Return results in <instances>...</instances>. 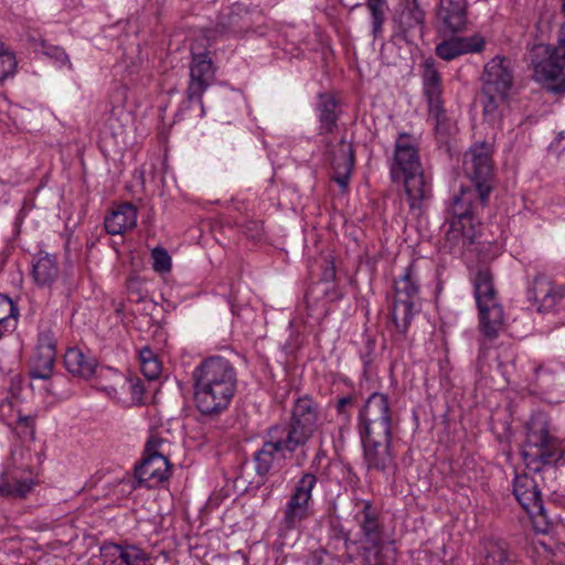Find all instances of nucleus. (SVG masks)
<instances>
[{
    "label": "nucleus",
    "mask_w": 565,
    "mask_h": 565,
    "mask_svg": "<svg viewBox=\"0 0 565 565\" xmlns=\"http://www.w3.org/2000/svg\"><path fill=\"white\" fill-rule=\"evenodd\" d=\"M492 146L487 142L475 143L463 157V172L473 188L461 186L452 199L451 220L446 232V244L454 253H461L477 238L480 223L476 214L488 203L492 191Z\"/></svg>",
    "instance_id": "f257e3e1"
},
{
    "label": "nucleus",
    "mask_w": 565,
    "mask_h": 565,
    "mask_svg": "<svg viewBox=\"0 0 565 565\" xmlns=\"http://www.w3.org/2000/svg\"><path fill=\"white\" fill-rule=\"evenodd\" d=\"M317 428V412L311 399L299 398L288 426L270 427L260 449L255 452V470L265 476L280 469L295 450L309 440Z\"/></svg>",
    "instance_id": "f03ea898"
},
{
    "label": "nucleus",
    "mask_w": 565,
    "mask_h": 565,
    "mask_svg": "<svg viewBox=\"0 0 565 565\" xmlns=\"http://www.w3.org/2000/svg\"><path fill=\"white\" fill-rule=\"evenodd\" d=\"M359 434L367 470L390 473L395 468L392 444V411L387 395L373 393L359 413Z\"/></svg>",
    "instance_id": "7ed1b4c3"
},
{
    "label": "nucleus",
    "mask_w": 565,
    "mask_h": 565,
    "mask_svg": "<svg viewBox=\"0 0 565 565\" xmlns=\"http://www.w3.org/2000/svg\"><path fill=\"white\" fill-rule=\"evenodd\" d=\"M194 401L205 415L226 409L236 392L237 374L230 361L211 356L194 369Z\"/></svg>",
    "instance_id": "20e7f679"
},
{
    "label": "nucleus",
    "mask_w": 565,
    "mask_h": 565,
    "mask_svg": "<svg viewBox=\"0 0 565 565\" xmlns=\"http://www.w3.org/2000/svg\"><path fill=\"white\" fill-rule=\"evenodd\" d=\"M521 454L526 468L534 472H540L545 465L557 463L563 457V441L551 434L544 416L530 419Z\"/></svg>",
    "instance_id": "39448f33"
},
{
    "label": "nucleus",
    "mask_w": 565,
    "mask_h": 565,
    "mask_svg": "<svg viewBox=\"0 0 565 565\" xmlns=\"http://www.w3.org/2000/svg\"><path fill=\"white\" fill-rule=\"evenodd\" d=\"M473 289L480 330L486 338L493 340L499 335L504 318L493 287L492 274L488 268H481L476 273Z\"/></svg>",
    "instance_id": "423d86ee"
},
{
    "label": "nucleus",
    "mask_w": 565,
    "mask_h": 565,
    "mask_svg": "<svg viewBox=\"0 0 565 565\" xmlns=\"http://www.w3.org/2000/svg\"><path fill=\"white\" fill-rule=\"evenodd\" d=\"M534 77L553 94H565V38L556 46L540 44L533 50Z\"/></svg>",
    "instance_id": "0eeeda50"
},
{
    "label": "nucleus",
    "mask_w": 565,
    "mask_h": 565,
    "mask_svg": "<svg viewBox=\"0 0 565 565\" xmlns=\"http://www.w3.org/2000/svg\"><path fill=\"white\" fill-rule=\"evenodd\" d=\"M513 79V66L509 58L495 56L486 64L482 74V105L486 115H493L505 100Z\"/></svg>",
    "instance_id": "6e6552de"
},
{
    "label": "nucleus",
    "mask_w": 565,
    "mask_h": 565,
    "mask_svg": "<svg viewBox=\"0 0 565 565\" xmlns=\"http://www.w3.org/2000/svg\"><path fill=\"white\" fill-rule=\"evenodd\" d=\"M419 271L415 263L408 264L394 281L392 319L397 329L406 331L419 300Z\"/></svg>",
    "instance_id": "1a4fd4ad"
},
{
    "label": "nucleus",
    "mask_w": 565,
    "mask_h": 565,
    "mask_svg": "<svg viewBox=\"0 0 565 565\" xmlns=\"http://www.w3.org/2000/svg\"><path fill=\"white\" fill-rule=\"evenodd\" d=\"M318 482L313 473H303L296 482L295 488L286 502L280 520V530L289 532L300 527L310 515L312 491Z\"/></svg>",
    "instance_id": "9d476101"
},
{
    "label": "nucleus",
    "mask_w": 565,
    "mask_h": 565,
    "mask_svg": "<svg viewBox=\"0 0 565 565\" xmlns=\"http://www.w3.org/2000/svg\"><path fill=\"white\" fill-rule=\"evenodd\" d=\"M422 70V89L427 103L429 119L434 121L436 131L446 134L449 130V122L444 106L441 75L433 58L425 60Z\"/></svg>",
    "instance_id": "9b49d317"
},
{
    "label": "nucleus",
    "mask_w": 565,
    "mask_h": 565,
    "mask_svg": "<svg viewBox=\"0 0 565 565\" xmlns=\"http://www.w3.org/2000/svg\"><path fill=\"white\" fill-rule=\"evenodd\" d=\"M215 78V68L207 54H193L190 64V82L186 88V96L190 102H198L201 106L202 115L204 106L202 96L213 84Z\"/></svg>",
    "instance_id": "f8f14e48"
},
{
    "label": "nucleus",
    "mask_w": 565,
    "mask_h": 565,
    "mask_svg": "<svg viewBox=\"0 0 565 565\" xmlns=\"http://www.w3.org/2000/svg\"><path fill=\"white\" fill-rule=\"evenodd\" d=\"M417 149L408 135H399L395 142L393 161L391 163V177L399 181L403 175L422 170Z\"/></svg>",
    "instance_id": "ddd939ff"
},
{
    "label": "nucleus",
    "mask_w": 565,
    "mask_h": 565,
    "mask_svg": "<svg viewBox=\"0 0 565 565\" xmlns=\"http://www.w3.org/2000/svg\"><path fill=\"white\" fill-rule=\"evenodd\" d=\"M100 555L105 565H151L150 554L135 544L106 543Z\"/></svg>",
    "instance_id": "4468645a"
},
{
    "label": "nucleus",
    "mask_w": 565,
    "mask_h": 565,
    "mask_svg": "<svg viewBox=\"0 0 565 565\" xmlns=\"http://www.w3.org/2000/svg\"><path fill=\"white\" fill-rule=\"evenodd\" d=\"M513 493L521 507L531 516L544 514L543 501L536 482L526 473H516L513 480Z\"/></svg>",
    "instance_id": "2eb2a0df"
},
{
    "label": "nucleus",
    "mask_w": 565,
    "mask_h": 565,
    "mask_svg": "<svg viewBox=\"0 0 565 565\" xmlns=\"http://www.w3.org/2000/svg\"><path fill=\"white\" fill-rule=\"evenodd\" d=\"M466 0H440L437 21L446 33H457L466 29L468 22Z\"/></svg>",
    "instance_id": "dca6fc26"
},
{
    "label": "nucleus",
    "mask_w": 565,
    "mask_h": 565,
    "mask_svg": "<svg viewBox=\"0 0 565 565\" xmlns=\"http://www.w3.org/2000/svg\"><path fill=\"white\" fill-rule=\"evenodd\" d=\"M401 180L404 181L409 210L414 214L419 215L426 202L431 198V184L429 180L424 174L423 169L403 175Z\"/></svg>",
    "instance_id": "f3484780"
},
{
    "label": "nucleus",
    "mask_w": 565,
    "mask_h": 565,
    "mask_svg": "<svg viewBox=\"0 0 565 565\" xmlns=\"http://www.w3.org/2000/svg\"><path fill=\"white\" fill-rule=\"evenodd\" d=\"M136 478L139 484L147 488H154L169 477V461L167 456L145 455L141 463L136 467Z\"/></svg>",
    "instance_id": "a211bd4d"
},
{
    "label": "nucleus",
    "mask_w": 565,
    "mask_h": 565,
    "mask_svg": "<svg viewBox=\"0 0 565 565\" xmlns=\"http://www.w3.org/2000/svg\"><path fill=\"white\" fill-rule=\"evenodd\" d=\"M377 511L370 501L359 500L354 504V520L360 525L365 540L377 547L382 542V532L377 520Z\"/></svg>",
    "instance_id": "6ab92c4d"
},
{
    "label": "nucleus",
    "mask_w": 565,
    "mask_h": 565,
    "mask_svg": "<svg viewBox=\"0 0 565 565\" xmlns=\"http://www.w3.org/2000/svg\"><path fill=\"white\" fill-rule=\"evenodd\" d=\"M484 45L486 42L479 34L466 38H452L439 43L436 46V54L445 61H451L463 54L481 52Z\"/></svg>",
    "instance_id": "aec40b11"
},
{
    "label": "nucleus",
    "mask_w": 565,
    "mask_h": 565,
    "mask_svg": "<svg viewBox=\"0 0 565 565\" xmlns=\"http://www.w3.org/2000/svg\"><path fill=\"white\" fill-rule=\"evenodd\" d=\"M138 211L131 203H122L111 210L104 224L108 234L121 235L137 224Z\"/></svg>",
    "instance_id": "412c9836"
},
{
    "label": "nucleus",
    "mask_w": 565,
    "mask_h": 565,
    "mask_svg": "<svg viewBox=\"0 0 565 565\" xmlns=\"http://www.w3.org/2000/svg\"><path fill=\"white\" fill-rule=\"evenodd\" d=\"M533 296L540 303V310L548 311L558 303L564 292L559 286L554 285L546 277L537 276L533 282Z\"/></svg>",
    "instance_id": "4be33fe9"
},
{
    "label": "nucleus",
    "mask_w": 565,
    "mask_h": 565,
    "mask_svg": "<svg viewBox=\"0 0 565 565\" xmlns=\"http://www.w3.org/2000/svg\"><path fill=\"white\" fill-rule=\"evenodd\" d=\"M64 364L70 373L84 379L90 377L97 366L96 360L93 356L86 355L78 348H71L66 351Z\"/></svg>",
    "instance_id": "5701e85b"
},
{
    "label": "nucleus",
    "mask_w": 565,
    "mask_h": 565,
    "mask_svg": "<svg viewBox=\"0 0 565 565\" xmlns=\"http://www.w3.org/2000/svg\"><path fill=\"white\" fill-rule=\"evenodd\" d=\"M32 274L39 286H51L58 276L56 257L49 253L40 252L33 264Z\"/></svg>",
    "instance_id": "b1692460"
},
{
    "label": "nucleus",
    "mask_w": 565,
    "mask_h": 565,
    "mask_svg": "<svg viewBox=\"0 0 565 565\" xmlns=\"http://www.w3.org/2000/svg\"><path fill=\"white\" fill-rule=\"evenodd\" d=\"M332 167L333 180L342 189H345L353 169V153L349 145L341 146V153L334 157L332 161Z\"/></svg>",
    "instance_id": "393cba45"
},
{
    "label": "nucleus",
    "mask_w": 565,
    "mask_h": 565,
    "mask_svg": "<svg viewBox=\"0 0 565 565\" xmlns=\"http://www.w3.org/2000/svg\"><path fill=\"white\" fill-rule=\"evenodd\" d=\"M55 356V351H50L47 348H44V350L35 348L32 356V376L41 380L49 379L53 371Z\"/></svg>",
    "instance_id": "a878e982"
},
{
    "label": "nucleus",
    "mask_w": 565,
    "mask_h": 565,
    "mask_svg": "<svg viewBox=\"0 0 565 565\" xmlns=\"http://www.w3.org/2000/svg\"><path fill=\"white\" fill-rule=\"evenodd\" d=\"M335 100L332 96L320 95L318 105L319 110V129L321 134L331 132L335 126L338 116L335 113Z\"/></svg>",
    "instance_id": "bb28decb"
},
{
    "label": "nucleus",
    "mask_w": 565,
    "mask_h": 565,
    "mask_svg": "<svg viewBox=\"0 0 565 565\" xmlns=\"http://www.w3.org/2000/svg\"><path fill=\"white\" fill-rule=\"evenodd\" d=\"M481 553L486 565H502L508 559L505 544L495 539H487L482 543Z\"/></svg>",
    "instance_id": "cd10ccee"
},
{
    "label": "nucleus",
    "mask_w": 565,
    "mask_h": 565,
    "mask_svg": "<svg viewBox=\"0 0 565 565\" xmlns=\"http://www.w3.org/2000/svg\"><path fill=\"white\" fill-rule=\"evenodd\" d=\"M366 6L371 15L372 35L377 39L383 33L385 21L386 0H366Z\"/></svg>",
    "instance_id": "c85d7f7f"
},
{
    "label": "nucleus",
    "mask_w": 565,
    "mask_h": 565,
    "mask_svg": "<svg viewBox=\"0 0 565 565\" xmlns=\"http://www.w3.org/2000/svg\"><path fill=\"white\" fill-rule=\"evenodd\" d=\"M18 308L12 300L0 294V326L4 330H13L17 326Z\"/></svg>",
    "instance_id": "c756f323"
},
{
    "label": "nucleus",
    "mask_w": 565,
    "mask_h": 565,
    "mask_svg": "<svg viewBox=\"0 0 565 565\" xmlns=\"http://www.w3.org/2000/svg\"><path fill=\"white\" fill-rule=\"evenodd\" d=\"M139 358L142 374L149 380L157 379L160 374L161 365L153 352L145 348L139 352Z\"/></svg>",
    "instance_id": "7c9ffc66"
},
{
    "label": "nucleus",
    "mask_w": 565,
    "mask_h": 565,
    "mask_svg": "<svg viewBox=\"0 0 565 565\" xmlns=\"http://www.w3.org/2000/svg\"><path fill=\"white\" fill-rule=\"evenodd\" d=\"M109 371L116 375L119 382H121L120 388L131 394V403L136 405L140 404L142 402L143 394V386L141 382L139 380L126 379L111 369H109Z\"/></svg>",
    "instance_id": "2f4dec72"
},
{
    "label": "nucleus",
    "mask_w": 565,
    "mask_h": 565,
    "mask_svg": "<svg viewBox=\"0 0 565 565\" xmlns=\"http://www.w3.org/2000/svg\"><path fill=\"white\" fill-rule=\"evenodd\" d=\"M402 18L405 20L404 22L407 28H414L424 23L425 12L420 9L417 1L414 0L413 2L406 4Z\"/></svg>",
    "instance_id": "473e14b6"
},
{
    "label": "nucleus",
    "mask_w": 565,
    "mask_h": 565,
    "mask_svg": "<svg viewBox=\"0 0 565 565\" xmlns=\"http://www.w3.org/2000/svg\"><path fill=\"white\" fill-rule=\"evenodd\" d=\"M17 60L12 52L6 47L0 51V82L12 76L17 68Z\"/></svg>",
    "instance_id": "72a5a7b5"
},
{
    "label": "nucleus",
    "mask_w": 565,
    "mask_h": 565,
    "mask_svg": "<svg viewBox=\"0 0 565 565\" xmlns=\"http://www.w3.org/2000/svg\"><path fill=\"white\" fill-rule=\"evenodd\" d=\"M153 260V269L157 273H169L171 269V257L168 252L162 247H156L151 252Z\"/></svg>",
    "instance_id": "f704fd0d"
},
{
    "label": "nucleus",
    "mask_w": 565,
    "mask_h": 565,
    "mask_svg": "<svg viewBox=\"0 0 565 565\" xmlns=\"http://www.w3.org/2000/svg\"><path fill=\"white\" fill-rule=\"evenodd\" d=\"M168 441L166 439H163L162 437L153 434L149 437L147 444H146V449H145V455H150V456H158V455H162V456H167V447H168Z\"/></svg>",
    "instance_id": "c9c22d12"
},
{
    "label": "nucleus",
    "mask_w": 565,
    "mask_h": 565,
    "mask_svg": "<svg viewBox=\"0 0 565 565\" xmlns=\"http://www.w3.org/2000/svg\"><path fill=\"white\" fill-rule=\"evenodd\" d=\"M45 54L54 58L60 66L70 65V58L65 51L61 47L52 46L45 51Z\"/></svg>",
    "instance_id": "e433bc0d"
},
{
    "label": "nucleus",
    "mask_w": 565,
    "mask_h": 565,
    "mask_svg": "<svg viewBox=\"0 0 565 565\" xmlns=\"http://www.w3.org/2000/svg\"><path fill=\"white\" fill-rule=\"evenodd\" d=\"M244 232L248 237L256 239L262 236L263 224L258 221H250L245 224Z\"/></svg>",
    "instance_id": "4c0bfd02"
},
{
    "label": "nucleus",
    "mask_w": 565,
    "mask_h": 565,
    "mask_svg": "<svg viewBox=\"0 0 565 565\" xmlns=\"http://www.w3.org/2000/svg\"><path fill=\"white\" fill-rule=\"evenodd\" d=\"M47 348L50 351H55V340L51 332H43L39 337L36 349L44 350Z\"/></svg>",
    "instance_id": "58836bf2"
},
{
    "label": "nucleus",
    "mask_w": 565,
    "mask_h": 565,
    "mask_svg": "<svg viewBox=\"0 0 565 565\" xmlns=\"http://www.w3.org/2000/svg\"><path fill=\"white\" fill-rule=\"evenodd\" d=\"M31 489V484L30 483H26V482H23V483H20L17 488V493L20 495V497H24Z\"/></svg>",
    "instance_id": "ea45409f"
},
{
    "label": "nucleus",
    "mask_w": 565,
    "mask_h": 565,
    "mask_svg": "<svg viewBox=\"0 0 565 565\" xmlns=\"http://www.w3.org/2000/svg\"><path fill=\"white\" fill-rule=\"evenodd\" d=\"M490 247L493 249L492 257H495L501 250V246L497 243L495 244L490 243Z\"/></svg>",
    "instance_id": "a19ab883"
},
{
    "label": "nucleus",
    "mask_w": 565,
    "mask_h": 565,
    "mask_svg": "<svg viewBox=\"0 0 565 565\" xmlns=\"http://www.w3.org/2000/svg\"><path fill=\"white\" fill-rule=\"evenodd\" d=\"M106 390H107V392H108V394H109L110 396L116 397V395H117V390H116L115 387L109 386V387H106Z\"/></svg>",
    "instance_id": "79ce46f5"
},
{
    "label": "nucleus",
    "mask_w": 565,
    "mask_h": 565,
    "mask_svg": "<svg viewBox=\"0 0 565 565\" xmlns=\"http://www.w3.org/2000/svg\"><path fill=\"white\" fill-rule=\"evenodd\" d=\"M6 405L10 406L11 402H6V403L1 404V409H3Z\"/></svg>",
    "instance_id": "37998d69"
},
{
    "label": "nucleus",
    "mask_w": 565,
    "mask_h": 565,
    "mask_svg": "<svg viewBox=\"0 0 565 565\" xmlns=\"http://www.w3.org/2000/svg\"><path fill=\"white\" fill-rule=\"evenodd\" d=\"M4 49V45L3 43L0 41V51H2Z\"/></svg>",
    "instance_id": "c03bdc74"
},
{
    "label": "nucleus",
    "mask_w": 565,
    "mask_h": 565,
    "mask_svg": "<svg viewBox=\"0 0 565 565\" xmlns=\"http://www.w3.org/2000/svg\"><path fill=\"white\" fill-rule=\"evenodd\" d=\"M6 489L3 487H0V494L3 493Z\"/></svg>",
    "instance_id": "a18cd8bd"
},
{
    "label": "nucleus",
    "mask_w": 565,
    "mask_h": 565,
    "mask_svg": "<svg viewBox=\"0 0 565 565\" xmlns=\"http://www.w3.org/2000/svg\"><path fill=\"white\" fill-rule=\"evenodd\" d=\"M563 11H564V13H565V0H564V2H563Z\"/></svg>",
    "instance_id": "49530a36"
}]
</instances>
